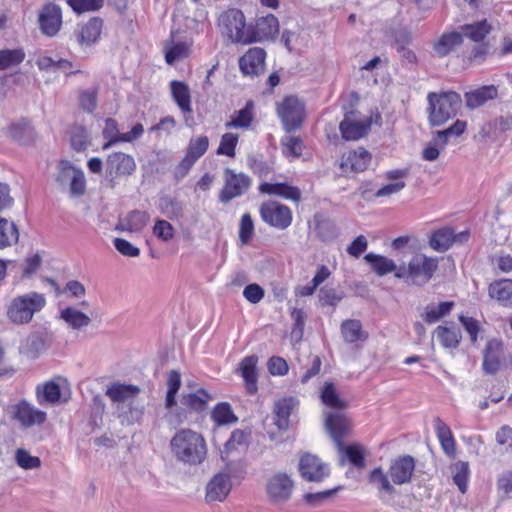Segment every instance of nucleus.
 Masks as SVG:
<instances>
[{"instance_id": "f257e3e1", "label": "nucleus", "mask_w": 512, "mask_h": 512, "mask_svg": "<svg viewBox=\"0 0 512 512\" xmlns=\"http://www.w3.org/2000/svg\"><path fill=\"white\" fill-rule=\"evenodd\" d=\"M415 471V460L410 455H402L391 461L388 472L381 467L374 468L369 473V483L377 490L383 503H390L397 494L394 485L411 482Z\"/></svg>"}, {"instance_id": "f03ea898", "label": "nucleus", "mask_w": 512, "mask_h": 512, "mask_svg": "<svg viewBox=\"0 0 512 512\" xmlns=\"http://www.w3.org/2000/svg\"><path fill=\"white\" fill-rule=\"evenodd\" d=\"M171 451L177 460L189 464H201L207 456L204 437L191 429L178 431L170 441Z\"/></svg>"}, {"instance_id": "7ed1b4c3", "label": "nucleus", "mask_w": 512, "mask_h": 512, "mask_svg": "<svg viewBox=\"0 0 512 512\" xmlns=\"http://www.w3.org/2000/svg\"><path fill=\"white\" fill-rule=\"evenodd\" d=\"M46 305L45 295L29 291L12 297L5 305V316L9 323L23 326L32 322L34 316Z\"/></svg>"}, {"instance_id": "20e7f679", "label": "nucleus", "mask_w": 512, "mask_h": 512, "mask_svg": "<svg viewBox=\"0 0 512 512\" xmlns=\"http://www.w3.org/2000/svg\"><path fill=\"white\" fill-rule=\"evenodd\" d=\"M427 101L428 121L432 127L442 126L454 118L462 106L460 94L454 91L429 92Z\"/></svg>"}, {"instance_id": "39448f33", "label": "nucleus", "mask_w": 512, "mask_h": 512, "mask_svg": "<svg viewBox=\"0 0 512 512\" xmlns=\"http://www.w3.org/2000/svg\"><path fill=\"white\" fill-rule=\"evenodd\" d=\"M217 27L225 42L248 45L249 24L244 13L237 8H229L221 12L217 19Z\"/></svg>"}, {"instance_id": "423d86ee", "label": "nucleus", "mask_w": 512, "mask_h": 512, "mask_svg": "<svg viewBox=\"0 0 512 512\" xmlns=\"http://www.w3.org/2000/svg\"><path fill=\"white\" fill-rule=\"evenodd\" d=\"M437 268L438 261L436 258L417 254L409 261L408 266H399L395 277L404 279L413 285H423L433 277Z\"/></svg>"}, {"instance_id": "0eeeda50", "label": "nucleus", "mask_w": 512, "mask_h": 512, "mask_svg": "<svg viewBox=\"0 0 512 512\" xmlns=\"http://www.w3.org/2000/svg\"><path fill=\"white\" fill-rule=\"evenodd\" d=\"M223 180L224 185L219 192V201L223 204L244 195L252 183L248 175L243 172L237 173L231 168L224 169Z\"/></svg>"}, {"instance_id": "6e6552de", "label": "nucleus", "mask_w": 512, "mask_h": 512, "mask_svg": "<svg viewBox=\"0 0 512 512\" xmlns=\"http://www.w3.org/2000/svg\"><path fill=\"white\" fill-rule=\"evenodd\" d=\"M277 115L286 132L297 130L304 121V104L295 96H287L277 104Z\"/></svg>"}, {"instance_id": "1a4fd4ad", "label": "nucleus", "mask_w": 512, "mask_h": 512, "mask_svg": "<svg viewBox=\"0 0 512 512\" xmlns=\"http://www.w3.org/2000/svg\"><path fill=\"white\" fill-rule=\"evenodd\" d=\"M259 212L266 224L280 230L288 228L293 220L291 209L277 201L262 203Z\"/></svg>"}, {"instance_id": "9d476101", "label": "nucleus", "mask_w": 512, "mask_h": 512, "mask_svg": "<svg viewBox=\"0 0 512 512\" xmlns=\"http://www.w3.org/2000/svg\"><path fill=\"white\" fill-rule=\"evenodd\" d=\"M209 147V139L207 136L202 135L190 139L187 152L182 161L175 169V175L178 178L186 176L188 171L193 167L196 161L201 158Z\"/></svg>"}, {"instance_id": "9b49d317", "label": "nucleus", "mask_w": 512, "mask_h": 512, "mask_svg": "<svg viewBox=\"0 0 512 512\" xmlns=\"http://www.w3.org/2000/svg\"><path fill=\"white\" fill-rule=\"evenodd\" d=\"M279 33V22L273 14H268L256 20L255 24H249L248 44L273 40Z\"/></svg>"}, {"instance_id": "f8f14e48", "label": "nucleus", "mask_w": 512, "mask_h": 512, "mask_svg": "<svg viewBox=\"0 0 512 512\" xmlns=\"http://www.w3.org/2000/svg\"><path fill=\"white\" fill-rule=\"evenodd\" d=\"M371 159L372 156L370 152L363 147H359L341 156L339 168L344 175L360 173L368 168Z\"/></svg>"}, {"instance_id": "ddd939ff", "label": "nucleus", "mask_w": 512, "mask_h": 512, "mask_svg": "<svg viewBox=\"0 0 512 512\" xmlns=\"http://www.w3.org/2000/svg\"><path fill=\"white\" fill-rule=\"evenodd\" d=\"M38 22L44 35L54 37L62 26L61 8L54 3L45 4L39 13Z\"/></svg>"}, {"instance_id": "4468645a", "label": "nucleus", "mask_w": 512, "mask_h": 512, "mask_svg": "<svg viewBox=\"0 0 512 512\" xmlns=\"http://www.w3.org/2000/svg\"><path fill=\"white\" fill-rule=\"evenodd\" d=\"M13 418L23 427L41 425L46 421V413L23 400L12 407Z\"/></svg>"}, {"instance_id": "2eb2a0df", "label": "nucleus", "mask_w": 512, "mask_h": 512, "mask_svg": "<svg viewBox=\"0 0 512 512\" xmlns=\"http://www.w3.org/2000/svg\"><path fill=\"white\" fill-rule=\"evenodd\" d=\"M136 170V163L132 156L115 152L108 156L106 161V173L112 178L118 176H130Z\"/></svg>"}, {"instance_id": "dca6fc26", "label": "nucleus", "mask_w": 512, "mask_h": 512, "mask_svg": "<svg viewBox=\"0 0 512 512\" xmlns=\"http://www.w3.org/2000/svg\"><path fill=\"white\" fill-rule=\"evenodd\" d=\"M299 472L303 479L309 482H319L328 475V469L321 460L310 453L300 458Z\"/></svg>"}, {"instance_id": "f3484780", "label": "nucleus", "mask_w": 512, "mask_h": 512, "mask_svg": "<svg viewBox=\"0 0 512 512\" xmlns=\"http://www.w3.org/2000/svg\"><path fill=\"white\" fill-rule=\"evenodd\" d=\"M325 427L336 443L338 450L343 449V437L348 433L350 422L342 411L326 413Z\"/></svg>"}, {"instance_id": "a211bd4d", "label": "nucleus", "mask_w": 512, "mask_h": 512, "mask_svg": "<svg viewBox=\"0 0 512 512\" xmlns=\"http://www.w3.org/2000/svg\"><path fill=\"white\" fill-rule=\"evenodd\" d=\"M463 42V34L460 31L444 32L432 43L433 53L438 58H444L460 48Z\"/></svg>"}, {"instance_id": "6ab92c4d", "label": "nucleus", "mask_w": 512, "mask_h": 512, "mask_svg": "<svg viewBox=\"0 0 512 512\" xmlns=\"http://www.w3.org/2000/svg\"><path fill=\"white\" fill-rule=\"evenodd\" d=\"M231 490L230 476L227 473H218L208 482L206 486L205 500L208 503L222 502Z\"/></svg>"}, {"instance_id": "aec40b11", "label": "nucleus", "mask_w": 512, "mask_h": 512, "mask_svg": "<svg viewBox=\"0 0 512 512\" xmlns=\"http://www.w3.org/2000/svg\"><path fill=\"white\" fill-rule=\"evenodd\" d=\"M496 98H498V87L493 84L481 86L464 94L465 105L470 110L482 107Z\"/></svg>"}, {"instance_id": "412c9836", "label": "nucleus", "mask_w": 512, "mask_h": 512, "mask_svg": "<svg viewBox=\"0 0 512 512\" xmlns=\"http://www.w3.org/2000/svg\"><path fill=\"white\" fill-rule=\"evenodd\" d=\"M293 490V481L286 474H278L272 477L268 483L267 491L274 502L287 501Z\"/></svg>"}, {"instance_id": "4be33fe9", "label": "nucleus", "mask_w": 512, "mask_h": 512, "mask_svg": "<svg viewBox=\"0 0 512 512\" xmlns=\"http://www.w3.org/2000/svg\"><path fill=\"white\" fill-rule=\"evenodd\" d=\"M266 52L262 48L249 49L239 60L241 71L245 75H255L263 71Z\"/></svg>"}, {"instance_id": "5701e85b", "label": "nucleus", "mask_w": 512, "mask_h": 512, "mask_svg": "<svg viewBox=\"0 0 512 512\" xmlns=\"http://www.w3.org/2000/svg\"><path fill=\"white\" fill-rule=\"evenodd\" d=\"M259 191L263 194L276 195L283 199L291 200L296 203H298L301 200L300 189L286 182H264L259 185Z\"/></svg>"}, {"instance_id": "b1692460", "label": "nucleus", "mask_w": 512, "mask_h": 512, "mask_svg": "<svg viewBox=\"0 0 512 512\" xmlns=\"http://www.w3.org/2000/svg\"><path fill=\"white\" fill-rule=\"evenodd\" d=\"M489 296L501 306L512 308V280L501 279L492 282L488 288Z\"/></svg>"}, {"instance_id": "393cba45", "label": "nucleus", "mask_w": 512, "mask_h": 512, "mask_svg": "<svg viewBox=\"0 0 512 512\" xmlns=\"http://www.w3.org/2000/svg\"><path fill=\"white\" fill-rule=\"evenodd\" d=\"M502 343L497 339L487 342L484 350L483 369L488 374H495L500 368Z\"/></svg>"}, {"instance_id": "a878e982", "label": "nucleus", "mask_w": 512, "mask_h": 512, "mask_svg": "<svg viewBox=\"0 0 512 512\" xmlns=\"http://www.w3.org/2000/svg\"><path fill=\"white\" fill-rule=\"evenodd\" d=\"M352 114L353 113L345 115V118L342 120L339 126L342 137L349 141L360 139L361 137L365 136L370 129V124L363 121L353 120L351 117Z\"/></svg>"}, {"instance_id": "bb28decb", "label": "nucleus", "mask_w": 512, "mask_h": 512, "mask_svg": "<svg viewBox=\"0 0 512 512\" xmlns=\"http://www.w3.org/2000/svg\"><path fill=\"white\" fill-rule=\"evenodd\" d=\"M211 400L212 396L203 388L183 393L181 396V404L189 411L197 413L205 411Z\"/></svg>"}, {"instance_id": "cd10ccee", "label": "nucleus", "mask_w": 512, "mask_h": 512, "mask_svg": "<svg viewBox=\"0 0 512 512\" xmlns=\"http://www.w3.org/2000/svg\"><path fill=\"white\" fill-rule=\"evenodd\" d=\"M139 392L136 385L116 382L107 387L105 395L114 403H125L134 399Z\"/></svg>"}, {"instance_id": "c85d7f7f", "label": "nucleus", "mask_w": 512, "mask_h": 512, "mask_svg": "<svg viewBox=\"0 0 512 512\" xmlns=\"http://www.w3.org/2000/svg\"><path fill=\"white\" fill-rule=\"evenodd\" d=\"M257 363L258 357L250 355L246 356L239 365V370L245 381L246 389L249 394L257 392Z\"/></svg>"}, {"instance_id": "c756f323", "label": "nucleus", "mask_w": 512, "mask_h": 512, "mask_svg": "<svg viewBox=\"0 0 512 512\" xmlns=\"http://www.w3.org/2000/svg\"><path fill=\"white\" fill-rule=\"evenodd\" d=\"M171 95L173 100L183 114H189L192 112L191 95L189 86L182 82L173 80L170 83Z\"/></svg>"}, {"instance_id": "7c9ffc66", "label": "nucleus", "mask_w": 512, "mask_h": 512, "mask_svg": "<svg viewBox=\"0 0 512 512\" xmlns=\"http://www.w3.org/2000/svg\"><path fill=\"white\" fill-rule=\"evenodd\" d=\"M297 401L293 397H286L274 404L275 425L280 430H286L289 426V417L296 406Z\"/></svg>"}, {"instance_id": "2f4dec72", "label": "nucleus", "mask_w": 512, "mask_h": 512, "mask_svg": "<svg viewBox=\"0 0 512 512\" xmlns=\"http://www.w3.org/2000/svg\"><path fill=\"white\" fill-rule=\"evenodd\" d=\"M254 120V103L247 101L245 106L233 113L231 119L225 123L227 129H248Z\"/></svg>"}, {"instance_id": "473e14b6", "label": "nucleus", "mask_w": 512, "mask_h": 512, "mask_svg": "<svg viewBox=\"0 0 512 512\" xmlns=\"http://www.w3.org/2000/svg\"><path fill=\"white\" fill-rule=\"evenodd\" d=\"M103 22L100 18H91L87 23L81 26L77 40L80 45L90 46L100 37Z\"/></svg>"}, {"instance_id": "72a5a7b5", "label": "nucleus", "mask_w": 512, "mask_h": 512, "mask_svg": "<svg viewBox=\"0 0 512 512\" xmlns=\"http://www.w3.org/2000/svg\"><path fill=\"white\" fill-rule=\"evenodd\" d=\"M321 402L335 411H343L348 407L347 402L340 397L333 382H325L320 390Z\"/></svg>"}, {"instance_id": "f704fd0d", "label": "nucleus", "mask_w": 512, "mask_h": 512, "mask_svg": "<svg viewBox=\"0 0 512 512\" xmlns=\"http://www.w3.org/2000/svg\"><path fill=\"white\" fill-rule=\"evenodd\" d=\"M341 334L346 343L352 344L357 341H366L368 333L363 330L362 324L357 319L344 320L341 324Z\"/></svg>"}, {"instance_id": "c9c22d12", "label": "nucleus", "mask_w": 512, "mask_h": 512, "mask_svg": "<svg viewBox=\"0 0 512 512\" xmlns=\"http://www.w3.org/2000/svg\"><path fill=\"white\" fill-rule=\"evenodd\" d=\"M364 259L368 264H370L373 272H375L380 277L392 272L395 274L399 268V266H397L392 259L372 252L366 254Z\"/></svg>"}, {"instance_id": "e433bc0d", "label": "nucleus", "mask_w": 512, "mask_h": 512, "mask_svg": "<svg viewBox=\"0 0 512 512\" xmlns=\"http://www.w3.org/2000/svg\"><path fill=\"white\" fill-rule=\"evenodd\" d=\"M10 136L21 144H30L36 138L34 127L26 119H21L9 127Z\"/></svg>"}, {"instance_id": "4c0bfd02", "label": "nucleus", "mask_w": 512, "mask_h": 512, "mask_svg": "<svg viewBox=\"0 0 512 512\" xmlns=\"http://www.w3.org/2000/svg\"><path fill=\"white\" fill-rule=\"evenodd\" d=\"M60 318L73 330H81L91 323V318L75 307L62 309Z\"/></svg>"}, {"instance_id": "58836bf2", "label": "nucleus", "mask_w": 512, "mask_h": 512, "mask_svg": "<svg viewBox=\"0 0 512 512\" xmlns=\"http://www.w3.org/2000/svg\"><path fill=\"white\" fill-rule=\"evenodd\" d=\"M455 240L454 231L449 227H444L432 233L429 245L437 252H445L455 243Z\"/></svg>"}, {"instance_id": "ea45409f", "label": "nucleus", "mask_w": 512, "mask_h": 512, "mask_svg": "<svg viewBox=\"0 0 512 512\" xmlns=\"http://www.w3.org/2000/svg\"><path fill=\"white\" fill-rule=\"evenodd\" d=\"M460 29V32L463 34V38L468 37L474 42H481L491 32L492 26L486 19H484L472 24L462 25Z\"/></svg>"}, {"instance_id": "a19ab883", "label": "nucleus", "mask_w": 512, "mask_h": 512, "mask_svg": "<svg viewBox=\"0 0 512 512\" xmlns=\"http://www.w3.org/2000/svg\"><path fill=\"white\" fill-rule=\"evenodd\" d=\"M315 231L317 236L323 241H329L337 236V227L333 220L321 213H316L313 217Z\"/></svg>"}, {"instance_id": "79ce46f5", "label": "nucleus", "mask_w": 512, "mask_h": 512, "mask_svg": "<svg viewBox=\"0 0 512 512\" xmlns=\"http://www.w3.org/2000/svg\"><path fill=\"white\" fill-rule=\"evenodd\" d=\"M37 401L40 405H54L59 402L61 396L60 386L54 381L46 382L36 389Z\"/></svg>"}, {"instance_id": "37998d69", "label": "nucleus", "mask_w": 512, "mask_h": 512, "mask_svg": "<svg viewBox=\"0 0 512 512\" xmlns=\"http://www.w3.org/2000/svg\"><path fill=\"white\" fill-rule=\"evenodd\" d=\"M434 334L441 345L449 349L457 348L462 338L460 330L456 327L438 326Z\"/></svg>"}, {"instance_id": "c03bdc74", "label": "nucleus", "mask_w": 512, "mask_h": 512, "mask_svg": "<svg viewBox=\"0 0 512 512\" xmlns=\"http://www.w3.org/2000/svg\"><path fill=\"white\" fill-rule=\"evenodd\" d=\"M450 471L454 484L462 494L466 493L470 476L469 463L466 461H457L450 466Z\"/></svg>"}, {"instance_id": "a18cd8bd", "label": "nucleus", "mask_w": 512, "mask_h": 512, "mask_svg": "<svg viewBox=\"0 0 512 512\" xmlns=\"http://www.w3.org/2000/svg\"><path fill=\"white\" fill-rule=\"evenodd\" d=\"M467 127V123L463 120H456L451 126L444 130H438L433 133L437 138V142L442 146L446 147L451 138H457L461 136Z\"/></svg>"}, {"instance_id": "49530a36", "label": "nucleus", "mask_w": 512, "mask_h": 512, "mask_svg": "<svg viewBox=\"0 0 512 512\" xmlns=\"http://www.w3.org/2000/svg\"><path fill=\"white\" fill-rule=\"evenodd\" d=\"M18 238L19 231L15 223L0 217V249L17 243Z\"/></svg>"}, {"instance_id": "de8ad7c7", "label": "nucleus", "mask_w": 512, "mask_h": 512, "mask_svg": "<svg viewBox=\"0 0 512 512\" xmlns=\"http://www.w3.org/2000/svg\"><path fill=\"white\" fill-rule=\"evenodd\" d=\"M247 442L248 434L238 429L234 430L221 451V458L226 461L233 451L238 450L240 447H245Z\"/></svg>"}, {"instance_id": "09e8293b", "label": "nucleus", "mask_w": 512, "mask_h": 512, "mask_svg": "<svg viewBox=\"0 0 512 512\" xmlns=\"http://www.w3.org/2000/svg\"><path fill=\"white\" fill-rule=\"evenodd\" d=\"M25 59L22 48L0 50V70H7L19 65Z\"/></svg>"}, {"instance_id": "8fccbe9b", "label": "nucleus", "mask_w": 512, "mask_h": 512, "mask_svg": "<svg viewBox=\"0 0 512 512\" xmlns=\"http://www.w3.org/2000/svg\"><path fill=\"white\" fill-rule=\"evenodd\" d=\"M167 394L165 399V406L168 409H171L176 405V395L181 387V376L180 373L176 370H172L168 374L167 379Z\"/></svg>"}, {"instance_id": "3c124183", "label": "nucleus", "mask_w": 512, "mask_h": 512, "mask_svg": "<svg viewBox=\"0 0 512 512\" xmlns=\"http://www.w3.org/2000/svg\"><path fill=\"white\" fill-rule=\"evenodd\" d=\"M454 306V302L447 301L441 302L438 305H428L425 309L424 320L432 324L437 322L440 318L448 315Z\"/></svg>"}, {"instance_id": "603ef678", "label": "nucleus", "mask_w": 512, "mask_h": 512, "mask_svg": "<svg viewBox=\"0 0 512 512\" xmlns=\"http://www.w3.org/2000/svg\"><path fill=\"white\" fill-rule=\"evenodd\" d=\"M159 209L170 219H178L183 216V204L170 196L160 198Z\"/></svg>"}, {"instance_id": "864d4df0", "label": "nucleus", "mask_w": 512, "mask_h": 512, "mask_svg": "<svg viewBox=\"0 0 512 512\" xmlns=\"http://www.w3.org/2000/svg\"><path fill=\"white\" fill-rule=\"evenodd\" d=\"M103 137L108 141L103 145V150H107L112 145L122 142V134L118 131V124L116 120L108 118L105 120V126L103 129Z\"/></svg>"}, {"instance_id": "5fc2aeb1", "label": "nucleus", "mask_w": 512, "mask_h": 512, "mask_svg": "<svg viewBox=\"0 0 512 512\" xmlns=\"http://www.w3.org/2000/svg\"><path fill=\"white\" fill-rule=\"evenodd\" d=\"M211 418L218 425L227 424L236 420L230 405L226 402L219 403L214 407Z\"/></svg>"}, {"instance_id": "6e6d98bb", "label": "nucleus", "mask_w": 512, "mask_h": 512, "mask_svg": "<svg viewBox=\"0 0 512 512\" xmlns=\"http://www.w3.org/2000/svg\"><path fill=\"white\" fill-rule=\"evenodd\" d=\"M238 143V135L234 133H225L222 135L219 147L217 149L218 155H226L228 157H235V148Z\"/></svg>"}, {"instance_id": "4d7b16f0", "label": "nucleus", "mask_w": 512, "mask_h": 512, "mask_svg": "<svg viewBox=\"0 0 512 512\" xmlns=\"http://www.w3.org/2000/svg\"><path fill=\"white\" fill-rule=\"evenodd\" d=\"M339 451L345 453V456L353 466L357 468H363L365 466L364 452L362 446L352 444L348 445L347 447L343 446V449Z\"/></svg>"}, {"instance_id": "13d9d810", "label": "nucleus", "mask_w": 512, "mask_h": 512, "mask_svg": "<svg viewBox=\"0 0 512 512\" xmlns=\"http://www.w3.org/2000/svg\"><path fill=\"white\" fill-rule=\"evenodd\" d=\"M78 168L74 167L69 161L61 160L58 165V173L56 176V182L61 187H66L72 180V175L76 173Z\"/></svg>"}, {"instance_id": "bf43d9fd", "label": "nucleus", "mask_w": 512, "mask_h": 512, "mask_svg": "<svg viewBox=\"0 0 512 512\" xmlns=\"http://www.w3.org/2000/svg\"><path fill=\"white\" fill-rule=\"evenodd\" d=\"M283 153L293 158L299 157L303 151V142L299 137L286 136L282 140Z\"/></svg>"}, {"instance_id": "052dcab7", "label": "nucleus", "mask_w": 512, "mask_h": 512, "mask_svg": "<svg viewBox=\"0 0 512 512\" xmlns=\"http://www.w3.org/2000/svg\"><path fill=\"white\" fill-rule=\"evenodd\" d=\"M343 299V294L334 288L324 286L319 291V301L322 306L335 307Z\"/></svg>"}, {"instance_id": "680f3d73", "label": "nucleus", "mask_w": 512, "mask_h": 512, "mask_svg": "<svg viewBox=\"0 0 512 512\" xmlns=\"http://www.w3.org/2000/svg\"><path fill=\"white\" fill-rule=\"evenodd\" d=\"M69 6L77 13L96 11L103 6V0H67Z\"/></svg>"}, {"instance_id": "e2e57ef3", "label": "nucleus", "mask_w": 512, "mask_h": 512, "mask_svg": "<svg viewBox=\"0 0 512 512\" xmlns=\"http://www.w3.org/2000/svg\"><path fill=\"white\" fill-rule=\"evenodd\" d=\"M16 462L23 469H35L41 466V461L38 457L30 455L24 449H18L16 452Z\"/></svg>"}, {"instance_id": "0e129e2a", "label": "nucleus", "mask_w": 512, "mask_h": 512, "mask_svg": "<svg viewBox=\"0 0 512 512\" xmlns=\"http://www.w3.org/2000/svg\"><path fill=\"white\" fill-rule=\"evenodd\" d=\"M254 232V223L249 213L242 215L240 220L239 238L243 244H247Z\"/></svg>"}, {"instance_id": "69168bd1", "label": "nucleus", "mask_w": 512, "mask_h": 512, "mask_svg": "<svg viewBox=\"0 0 512 512\" xmlns=\"http://www.w3.org/2000/svg\"><path fill=\"white\" fill-rule=\"evenodd\" d=\"M189 47L183 43H176L170 49H168L165 53V60L168 64H173L177 60H180L186 56H188Z\"/></svg>"}, {"instance_id": "338daca9", "label": "nucleus", "mask_w": 512, "mask_h": 512, "mask_svg": "<svg viewBox=\"0 0 512 512\" xmlns=\"http://www.w3.org/2000/svg\"><path fill=\"white\" fill-rule=\"evenodd\" d=\"M86 190V182L84 173L82 170L78 169L74 175H72V180L69 184V191L71 196L78 197L85 193Z\"/></svg>"}, {"instance_id": "774afa93", "label": "nucleus", "mask_w": 512, "mask_h": 512, "mask_svg": "<svg viewBox=\"0 0 512 512\" xmlns=\"http://www.w3.org/2000/svg\"><path fill=\"white\" fill-rule=\"evenodd\" d=\"M153 233L159 239L167 242L174 237V228L166 220H157L153 227Z\"/></svg>"}]
</instances>
